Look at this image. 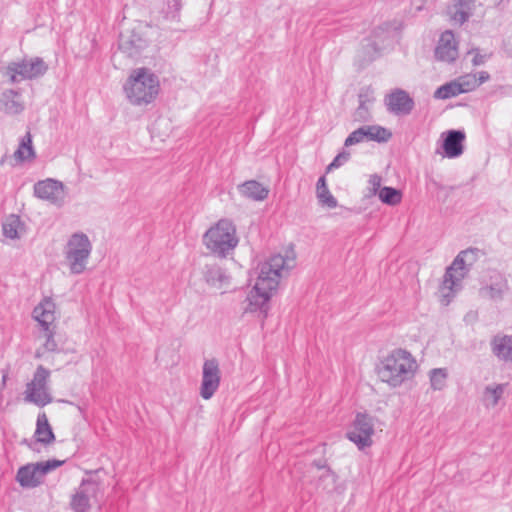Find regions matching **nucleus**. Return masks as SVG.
<instances>
[{
  "instance_id": "393cba45",
  "label": "nucleus",
  "mask_w": 512,
  "mask_h": 512,
  "mask_svg": "<svg viewBox=\"0 0 512 512\" xmlns=\"http://www.w3.org/2000/svg\"><path fill=\"white\" fill-rule=\"evenodd\" d=\"M145 47V41L137 35H121L119 40V49L129 57H136Z\"/></svg>"
},
{
  "instance_id": "6e6552de",
  "label": "nucleus",
  "mask_w": 512,
  "mask_h": 512,
  "mask_svg": "<svg viewBox=\"0 0 512 512\" xmlns=\"http://www.w3.org/2000/svg\"><path fill=\"white\" fill-rule=\"evenodd\" d=\"M374 431L373 418L366 413H357L346 433V437L353 442L359 450H364L372 445Z\"/></svg>"
},
{
  "instance_id": "aec40b11",
  "label": "nucleus",
  "mask_w": 512,
  "mask_h": 512,
  "mask_svg": "<svg viewBox=\"0 0 512 512\" xmlns=\"http://www.w3.org/2000/svg\"><path fill=\"white\" fill-rule=\"evenodd\" d=\"M34 436L36 437L34 443H28L25 441L32 450H36L34 445L37 443L49 445L55 441V435L44 412L38 414Z\"/></svg>"
},
{
  "instance_id": "c85d7f7f",
  "label": "nucleus",
  "mask_w": 512,
  "mask_h": 512,
  "mask_svg": "<svg viewBox=\"0 0 512 512\" xmlns=\"http://www.w3.org/2000/svg\"><path fill=\"white\" fill-rule=\"evenodd\" d=\"M19 94L15 90L9 89L3 92L2 102L5 107V112L8 114H19L23 111L24 106L18 100Z\"/></svg>"
},
{
  "instance_id": "58836bf2",
  "label": "nucleus",
  "mask_w": 512,
  "mask_h": 512,
  "mask_svg": "<svg viewBox=\"0 0 512 512\" xmlns=\"http://www.w3.org/2000/svg\"><path fill=\"white\" fill-rule=\"evenodd\" d=\"M45 337L46 340L43 343L44 350L47 352H58V345L54 339L53 331L50 328H48V331H45Z\"/></svg>"
},
{
  "instance_id": "ddd939ff",
  "label": "nucleus",
  "mask_w": 512,
  "mask_h": 512,
  "mask_svg": "<svg viewBox=\"0 0 512 512\" xmlns=\"http://www.w3.org/2000/svg\"><path fill=\"white\" fill-rule=\"evenodd\" d=\"M387 110L395 115H408L414 109L413 98L403 89H395L385 97Z\"/></svg>"
},
{
  "instance_id": "bb28decb",
  "label": "nucleus",
  "mask_w": 512,
  "mask_h": 512,
  "mask_svg": "<svg viewBox=\"0 0 512 512\" xmlns=\"http://www.w3.org/2000/svg\"><path fill=\"white\" fill-rule=\"evenodd\" d=\"M507 384L487 385L483 391V404L486 408H493L498 405L503 397Z\"/></svg>"
},
{
  "instance_id": "0eeeda50",
  "label": "nucleus",
  "mask_w": 512,
  "mask_h": 512,
  "mask_svg": "<svg viewBox=\"0 0 512 512\" xmlns=\"http://www.w3.org/2000/svg\"><path fill=\"white\" fill-rule=\"evenodd\" d=\"M50 370L43 365H39L30 382L26 384L24 399L26 402L33 403L38 407H44L53 401L48 382Z\"/></svg>"
},
{
  "instance_id": "72a5a7b5",
  "label": "nucleus",
  "mask_w": 512,
  "mask_h": 512,
  "mask_svg": "<svg viewBox=\"0 0 512 512\" xmlns=\"http://www.w3.org/2000/svg\"><path fill=\"white\" fill-rule=\"evenodd\" d=\"M380 200L390 206L398 205L402 200V192L396 188L384 186L378 191Z\"/></svg>"
},
{
  "instance_id": "49530a36",
  "label": "nucleus",
  "mask_w": 512,
  "mask_h": 512,
  "mask_svg": "<svg viewBox=\"0 0 512 512\" xmlns=\"http://www.w3.org/2000/svg\"><path fill=\"white\" fill-rule=\"evenodd\" d=\"M6 377H7L6 375H4V376H3V378H2V382H3V383H5V381H6Z\"/></svg>"
},
{
  "instance_id": "f257e3e1",
  "label": "nucleus",
  "mask_w": 512,
  "mask_h": 512,
  "mask_svg": "<svg viewBox=\"0 0 512 512\" xmlns=\"http://www.w3.org/2000/svg\"><path fill=\"white\" fill-rule=\"evenodd\" d=\"M295 266V258L283 257L280 254L271 256L260 265V272L255 286L246 297L244 313L258 312L266 318L269 310L271 292L276 290L280 279Z\"/></svg>"
},
{
  "instance_id": "c756f323",
  "label": "nucleus",
  "mask_w": 512,
  "mask_h": 512,
  "mask_svg": "<svg viewBox=\"0 0 512 512\" xmlns=\"http://www.w3.org/2000/svg\"><path fill=\"white\" fill-rule=\"evenodd\" d=\"M316 192L317 198L321 205L327 206L329 208L337 207V200L329 191L325 176H321L316 184Z\"/></svg>"
},
{
  "instance_id": "dca6fc26",
  "label": "nucleus",
  "mask_w": 512,
  "mask_h": 512,
  "mask_svg": "<svg viewBox=\"0 0 512 512\" xmlns=\"http://www.w3.org/2000/svg\"><path fill=\"white\" fill-rule=\"evenodd\" d=\"M388 30L382 26L374 29L372 37L365 39L362 44V55L365 61H373L379 56L384 40L387 38Z\"/></svg>"
},
{
  "instance_id": "ea45409f",
  "label": "nucleus",
  "mask_w": 512,
  "mask_h": 512,
  "mask_svg": "<svg viewBox=\"0 0 512 512\" xmlns=\"http://www.w3.org/2000/svg\"><path fill=\"white\" fill-rule=\"evenodd\" d=\"M350 158V153L347 151L340 152L333 161L328 165L327 172L331 171L332 169L339 168L344 163H346Z\"/></svg>"
},
{
  "instance_id": "4468645a",
  "label": "nucleus",
  "mask_w": 512,
  "mask_h": 512,
  "mask_svg": "<svg viewBox=\"0 0 512 512\" xmlns=\"http://www.w3.org/2000/svg\"><path fill=\"white\" fill-rule=\"evenodd\" d=\"M509 289L507 278L499 272H494L490 276L489 283L479 289V294L482 297L500 301L504 298Z\"/></svg>"
},
{
  "instance_id": "20e7f679",
  "label": "nucleus",
  "mask_w": 512,
  "mask_h": 512,
  "mask_svg": "<svg viewBox=\"0 0 512 512\" xmlns=\"http://www.w3.org/2000/svg\"><path fill=\"white\" fill-rule=\"evenodd\" d=\"M124 91L127 99L133 105L151 103L159 92V80L156 75L146 68L134 70L129 76Z\"/></svg>"
},
{
  "instance_id": "6ab92c4d",
  "label": "nucleus",
  "mask_w": 512,
  "mask_h": 512,
  "mask_svg": "<svg viewBox=\"0 0 512 512\" xmlns=\"http://www.w3.org/2000/svg\"><path fill=\"white\" fill-rule=\"evenodd\" d=\"M373 90L366 87L360 90L358 94V107L353 113V119L356 122H367L371 119L370 109L374 103Z\"/></svg>"
},
{
  "instance_id": "f704fd0d",
  "label": "nucleus",
  "mask_w": 512,
  "mask_h": 512,
  "mask_svg": "<svg viewBox=\"0 0 512 512\" xmlns=\"http://www.w3.org/2000/svg\"><path fill=\"white\" fill-rule=\"evenodd\" d=\"M20 224L19 217L17 216H10L2 226L3 234L5 237L10 239H16L18 238V227Z\"/></svg>"
},
{
  "instance_id": "f3484780",
  "label": "nucleus",
  "mask_w": 512,
  "mask_h": 512,
  "mask_svg": "<svg viewBox=\"0 0 512 512\" xmlns=\"http://www.w3.org/2000/svg\"><path fill=\"white\" fill-rule=\"evenodd\" d=\"M442 148L448 158H457L463 154L465 133L461 130H449L442 134Z\"/></svg>"
},
{
  "instance_id": "b1692460",
  "label": "nucleus",
  "mask_w": 512,
  "mask_h": 512,
  "mask_svg": "<svg viewBox=\"0 0 512 512\" xmlns=\"http://www.w3.org/2000/svg\"><path fill=\"white\" fill-rule=\"evenodd\" d=\"M204 279L208 285L216 288H222L230 282V276L218 265H206Z\"/></svg>"
},
{
  "instance_id": "79ce46f5",
  "label": "nucleus",
  "mask_w": 512,
  "mask_h": 512,
  "mask_svg": "<svg viewBox=\"0 0 512 512\" xmlns=\"http://www.w3.org/2000/svg\"><path fill=\"white\" fill-rule=\"evenodd\" d=\"M475 74H476V82H477V84H478V87H479L482 83H484V82H486V81H488V80L490 79V75H489V73H488V72H486V71H480V72L475 73Z\"/></svg>"
},
{
  "instance_id": "7ed1b4c3",
  "label": "nucleus",
  "mask_w": 512,
  "mask_h": 512,
  "mask_svg": "<svg viewBox=\"0 0 512 512\" xmlns=\"http://www.w3.org/2000/svg\"><path fill=\"white\" fill-rule=\"evenodd\" d=\"M478 253L479 250L477 248L463 250L446 269L440 285V301L443 305L447 306L455 296V293L460 290L462 280L476 261Z\"/></svg>"
},
{
  "instance_id": "7c9ffc66",
  "label": "nucleus",
  "mask_w": 512,
  "mask_h": 512,
  "mask_svg": "<svg viewBox=\"0 0 512 512\" xmlns=\"http://www.w3.org/2000/svg\"><path fill=\"white\" fill-rule=\"evenodd\" d=\"M430 387L434 391H441L447 386V368H433L429 371Z\"/></svg>"
},
{
  "instance_id": "c03bdc74",
  "label": "nucleus",
  "mask_w": 512,
  "mask_h": 512,
  "mask_svg": "<svg viewBox=\"0 0 512 512\" xmlns=\"http://www.w3.org/2000/svg\"><path fill=\"white\" fill-rule=\"evenodd\" d=\"M484 62H485V56H483L479 53H476L472 59V64L474 66L482 65V64H484Z\"/></svg>"
},
{
  "instance_id": "f8f14e48",
  "label": "nucleus",
  "mask_w": 512,
  "mask_h": 512,
  "mask_svg": "<svg viewBox=\"0 0 512 512\" xmlns=\"http://www.w3.org/2000/svg\"><path fill=\"white\" fill-rule=\"evenodd\" d=\"M99 484L91 479H83L75 494L72 495L70 506L74 512H87L90 500L97 496Z\"/></svg>"
},
{
  "instance_id": "1a4fd4ad",
  "label": "nucleus",
  "mask_w": 512,
  "mask_h": 512,
  "mask_svg": "<svg viewBox=\"0 0 512 512\" xmlns=\"http://www.w3.org/2000/svg\"><path fill=\"white\" fill-rule=\"evenodd\" d=\"M48 66L40 57H35L20 62H12L8 65L6 75L11 83L19 82L21 79H33L46 73Z\"/></svg>"
},
{
  "instance_id": "4c0bfd02",
  "label": "nucleus",
  "mask_w": 512,
  "mask_h": 512,
  "mask_svg": "<svg viewBox=\"0 0 512 512\" xmlns=\"http://www.w3.org/2000/svg\"><path fill=\"white\" fill-rule=\"evenodd\" d=\"M40 468V473H42L43 477L49 473L50 471L62 466L65 461L64 460H47L44 462H37Z\"/></svg>"
},
{
  "instance_id": "9d476101",
  "label": "nucleus",
  "mask_w": 512,
  "mask_h": 512,
  "mask_svg": "<svg viewBox=\"0 0 512 512\" xmlns=\"http://www.w3.org/2000/svg\"><path fill=\"white\" fill-rule=\"evenodd\" d=\"M220 382L221 370L218 360L215 358L205 360L202 367L200 396L205 400L211 399L218 390Z\"/></svg>"
},
{
  "instance_id": "2f4dec72",
  "label": "nucleus",
  "mask_w": 512,
  "mask_h": 512,
  "mask_svg": "<svg viewBox=\"0 0 512 512\" xmlns=\"http://www.w3.org/2000/svg\"><path fill=\"white\" fill-rule=\"evenodd\" d=\"M469 6L466 0H458V2L449 9V15L452 21L462 25L469 17Z\"/></svg>"
},
{
  "instance_id": "cd10ccee",
  "label": "nucleus",
  "mask_w": 512,
  "mask_h": 512,
  "mask_svg": "<svg viewBox=\"0 0 512 512\" xmlns=\"http://www.w3.org/2000/svg\"><path fill=\"white\" fill-rule=\"evenodd\" d=\"M362 128L364 129L366 141L385 143L392 137V133L387 128L379 125H365Z\"/></svg>"
},
{
  "instance_id": "473e14b6",
  "label": "nucleus",
  "mask_w": 512,
  "mask_h": 512,
  "mask_svg": "<svg viewBox=\"0 0 512 512\" xmlns=\"http://www.w3.org/2000/svg\"><path fill=\"white\" fill-rule=\"evenodd\" d=\"M463 93V90L460 88L458 81H451L446 83L439 88L434 93V97L437 99H449L452 97H456Z\"/></svg>"
},
{
  "instance_id": "a19ab883",
  "label": "nucleus",
  "mask_w": 512,
  "mask_h": 512,
  "mask_svg": "<svg viewBox=\"0 0 512 512\" xmlns=\"http://www.w3.org/2000/svg\"><path fill=\"white\" fill-rule=\"evenodd\" d=\"M369 183L372 185L374 193L381 189V177L377 174L370 176Z\"/></svg>"
},
{
  "instance_id": "c9c22d12",
  "label": "nucleus",
  "mask_w": 512,
  "mask_h": 512,
  "mask_svg": "<svg viewBox=\"0 0 512 512\" xmlns=\"http://www.w3.org/2000/svg\"><path fill=\"white\" fill-rule=\"evenodd\" d=\"M457 81L460 88L463 90V93L473 91L478 87L476 82V74L473 73L461 76L457 79Z\"/></svg>"
},
{
  "instance_id": "f03ea898",
  "label": "nucleus",
  "mask_w": 512,
  "mask_h": 512,
  "mask_svg": "<svg viewBox=\"0 0 512 512\" xmlns=\"http://www.w3.org/2000/svg\"><path fill=\"white\" fill-rule=\"evenodd\" d=\"M418 370L415 357L407 350L397 348L387 354L377 368L379 379L392 388L412 380Z\"/></svg>"
},
{
  "instance_id": "a18cd8bd",
  "label": "nucleus",
  "mask_w": 512,
  "mask_h": 512,
  "mask_svg": "<svg viewBox=\"0 0 512 512\" xmlns=\"http://www.w3.org/2000/svg\"><path fill=\"white\" fill-rule=\"evenodd\" d=\"M40 356H41V354H40V351L38 350V351L36 352V357H40Z\"/></svg>"
},
{
  "instance_id": "39448f33",
  "label": "nucleus",
  "mask_w": 512,
  "mask_h": 512,
  "mask_svg": "<svg viewBox=\"0 0 512 512\" xmlns=\"http://www.w3.org/2000/svg\"><path fill=\"white\" fill-rule=\"evenodd\" d=\"M234 224L228 219H220L203 236L208 250L218 257L225 258L238 245Z\"/></svg>"
},
{
  "instance_id": "a878e982",
  "label": "nucleus",
  "mask_w": 512,
  "mask_h": 512,
  "mask_svg": "<svg viewBox=\"0 0 512 512\" xmlns=\"http://www.w3.org/2000/svg\"><path fill=\"white\" fill-rule=\"evenodd\" d=\"M36 157L35 150L32 145V137L29 132L22 137L19 147L14 152V158L18 163L32 161Z\"/></svg>"
},
{
  "instance_id": "412c9836",
  "label": "nucleus",
  "mask_w": 512,
  "mask_h": 512,
  "mask_svg": "<svg viewBox=\"0 0 512 512\" xmlns=\"http://www.w3.org/2000/svg\"><path fill=\"white\" fill-rule=\"evenodd\" d=\"M34 319L43 327L44 331H48L50 325L55 320V303L51 298H45L33 310Z\"/></svg>"
},
{
  "instance_id": "2eb2a0df",
  "label": "nucleus",
  "mask_w": 512,
  "mask_h": 512,
  "mask_svg": "<svg viewBox=\"0 0 512 512\" xmlns=\"http://www.w3.org/2000/svg\"><path fill=\"white\" fill-rule=\"evenodd\" d=\"M435 57L444 62L451 63L458 57V47L455 35L451 30L444 31L435 48Z\"/></svg>"
},
{
  "instance_id": "a211bd4d",
  "label": "nucleus",
  "mask_w": 512,
  "mask_h": 512,
  "mask_svg": "<svg viewBox=\"0 0 512 512\" xmlns=\"http://www.w3.org/2000/svg\"><path fill=\"white\" fill-rule=\"evenodd\" d=\"M16 481L23 488H35L43 482L38 463H31L20 467L16 474Z\"/></svg>"
},
{
  "instance_id": "e433bc0d",
  "label": "nucleus",
  "mask_w": 512,
  "mask_h": 512,
  "mask_svg": "<svg viewBox=\"0 0 512 512\" xmlns=\"http://www.w3.org/2000/svg\"><path fill=\"white\" fill-rule=\"evenodd\" d=\"M364 141H366L364 129L362 127H360L348 135V137L345 139L344 145L346 147H349V146H353V145L362 143Z\"/></svg>"
},
{
  "instance_id": "37998d69",
  "label": "nucleus",
  "mask_w": 512,
  "mask_h": 512,
  "mask_svg": "<svg viewBox=\"0 0 512 512\" xmlns=\"http://www.w3.org/2000/svg\"><path fill=\"white\" fill-rule=\"evenodd\" d=\"M327 480H331L332 484L334 483V475L330 470H327L319 477L318 485H320L321 482H325Z\"/></svg>"
},
{
  "instance_id": "5701e85b",
  "label": "nucleus",
  "mask_w": 512,
  "mask_h": 512,
  "mask_svg": "<svg viewBox=\"0 0 512 512\" xmlns=\"http://www.w3.org/2000/svg\"><path fill=\"white\" fill-rule=\"evenodd\" d=\"M239 193L253 201H263L269 195V189L256 180H248L238 185Z\"/></svg>"
},
{
  "instance_id": "423d86ee",
  "label": "nucleus",
  "mask_w": 512,
  "mask_h": 512,
  "mask_svg": "<svg viewBox=\"0 0 512 512\" xmlns=\"http://www.w3.org/2000/svg\"><path fill=\"white\" fill-rule=\"evenodd\" d=\"M92 244L88 236L82 232L70 236L64 249L65 259L72 274H81L86 269Z\"/></svg>"
},
{
  "instance_id": "9b49d317",
  "label": "nucleus",
  "mask_w": 512,
  "mask_h": 512,
  "mask_svg": "<svg viewBox=\"0 0 512 512\" xmlns=\"http://www.w3.org/2000/svg\"><path fill=\"white\" fill-rule=\"evenodd\" d=\"M34 195L50 204L61 206L64 203V185L58 180L47 178L34 184Z\"/></svg>"
},
{
  "instance_id": "4be33fe9",
  "label": "nucleus",
  "mask_w": 512,
  "mask_h": 512,
  "mask_svg": "<svg viewBox=\"0 0 512 512\" xmlns=\"http://www.w3.org/2000/svg\"><path fill=\"white\" fill-rule=\"evenodd\" d=\"M491 350L499 360L512 362V335L494 336L491 340Z\"/></svg>"
}]
</instances>
